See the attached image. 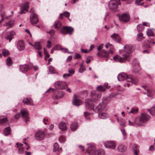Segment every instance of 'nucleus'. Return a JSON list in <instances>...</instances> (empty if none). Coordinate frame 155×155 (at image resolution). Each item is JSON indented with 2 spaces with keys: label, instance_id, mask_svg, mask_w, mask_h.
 Wrapping results in <instances>:
<instances>
[{
  "label": "nucleus",
  "instance_id": "obj_48",
  "mask_svg": "<svg viewBox=\"0 0 155 155\" xmlns=\"http://www.w3.org/2000/svg\"><path fill=\"white\" fill-rule=\"evenodd\" d=\"M144 28L141 24H139L137 27L138 31H140L143 30Z\"/></svg>",
  "mask_w": 155,
  "mask_h": 155
},
{
  "label": "nucleus",
  "instance_id": "obj_17",
  "mask_svg": "<svg viewBox=\"0 0 155 155\" xmlns=\"http://www.w3.org/2000/svg\"><path fill=\"white\" fill-rule=\"evenodd\" d=\"M45 137V134L42 131L39 130L38 131L35 135V138L36 140H41L43 139Z\"/></svg>",
  "mask_w": 155,
  "mask_h": 155
},
{
  "label": "nucleus",
  "instance_id": "obj_2",
  "mask_svg": "<svg viewBox=\"0 0 155 155\" xmlns=\"http://www.w3.org/2000/svg\"><path fill=\"white\" fill-rule=\"evenodd\" d=\"M150 118V116L147 114L142 113L135 119L134 123L137 126H143L149 120Z\"/></svg>",
  "mask_w": 155,
  "mask_h": 155
},
{
  "label": "nucleus",
  "instance_id": "obj_59",
  "mask_svg": "<svg viewBox=\"0 0 155 155\" xmlns=\"http://www.w3.org/2000/svg\"><path fill=\"white\" fill-rule=\"evenodd\" d=\"M47 33L50 34L51 36H53L54 34L55 31L52 30L49 31H47Z\"/></svg>",
  "mask_w": 155,
  "mask_h": 155
},
{
  "label": "nucleus",
  "instance_id": "obj_62",
  "mask_svg": "<svg viewBox=\"0 0 155 155\" xmlns=\"http://www.w3.org/2000/svg\"><path fill=\"white\" fill-rule=\"evenodd\" d=\"M72 59V56H69L67 58L66 61L67 62H69L71 61Z\"/></svg>",
  "mask_w": 155,
  "mask_h": 155
},
{
  "label": "nucleus",
  "instance_id": "obj_11",
  "mask_svg": "<svg viewBox=\"0 0 155 155\" xmlns=\"http://www.w3.org/2000/svg\"><path fill=\"white\" fill-rule=\"evenodd\" d=\"M39 21L38 15L35 13H32L30 16V21L31 24L34 25L37 24Z\"/></svg>",
  "mask_w": 155,
  "mask_h": 155
},
{
  "label": "nucleus",
  "instance_id": "obj_28",
  "mask_svg": "<svg viewBox=\"0 0 155 155\" xmlns=\"http://www.w3.org/2000/svg\"><path fill=\"white\" fill-rule=\"evenodd\" d=\"M108 117V114L105 113H101L98 114V117L101 119H105Z\"/></svg>",
  "mask_w": 155,
  "mask_h": 155
},
{
  "label": "nucleus",
  "instance_id": "obj_33",
  "mask_svg": "<svg viewBox=\"0 0 155 155\" xmlns=\"http://www.w3.org/2000/svg\"><path fill=\"white\" fill-rule=\"evenodd\" d=\"M138 109L137 108H132L131 109L129 112L128 111V113L130 114H134L137 113L138 112Z\"/></svg>",
  "mask_w": 155,
  "mask_h": 155
},
{
  "label": "nucleus",
  "instance_id": "obj_60",
  "mask_svg": "<svg viewBox=\"0 0 155 155\" xmlns=\"http://www.w3.org/2000/svg\"><path fill=\"white\" fill-rule=\"evenodd\" d=\"M51 41H47V47L48 48H50L51 47Z\"/></svg>",
  "mask_w": 155,
  "mask_h": 155
},
{
  "label": "nucleus",
  "instance_id": "obj_37",
  "mask_svg": "<svg viewBox=\"0 0 155 155\" xmlns=\"http://www.w3.org/2000/svg\"><path fill=\"white\" fill-rule=\"evenodd\" d=\"M54 27L56 29H58L61 26V24L59 21H57L55 22L54 24Z\"/></svg>",
  "mask_w": 155,
  "mask_h": 155
},
{
  "label": "nucleus",
  "instance_id": "obj_22",
  "mask_svg": "<svg viewBox=\"0 0 155 155\" xmlns=\"http://www.w3.org/2000/svg\"><path fill=\"white\" fill-rule=\"evenodd\" d=\"M118 151L120 152H124L127 150L126 147L123 144L119 145L117 147Z\"/></svg>",
  "mask_w": 155,
  "mask_h": 155
},
{
  "label": "nucleus",
  "instance_id": "obj_40",
  "mask_svg": "<svg viewBox=\"0 0 155 155\" xmlns=\"http://www.w3.org/2000/svg\"><path fill=\"white\" fill-rule=\"evenodd\" d=\"M62 15H64L67 18H69L70 15V13L67 11H65L64 13H61L60 14V18H62Z\"/></svg>",
  "mask_w": 155,
  "mask_h": 155
},
{
  "label": "nucleus",
  "instance_id": "obj_64",
  "mask_svg": "<svg viewBox=\"0 0 155 155\" xmlns=\"http://www.w3.org/2000/svg\"><path fill=\"white\" fill-rule=\"evenodd\" d=\"M71 74H70L69 73L68 74H64L63 75V77L64 78H66L67 77L71 76Z\"/></svg>",
  "mask_w": 155,
  "mask_h": 155
},
{
  "label": "nucleus",
  "instance_id": "obj_12",
  "mask_svg": "<svg viewBox=\"0 0 155 155\" xmlns=\"http://www.w3.org/2000/svg\"><path fill=\"white\" fill-rule=\"evenodd\" d=\"M29 2H25L22 4L21 5L20 11L19 12L21 14L25 13L28 11V8L29 7Z\"/></svg>",
  "mask_w": 155,
  "mask_h": 155
},
{
  "label": "nucleus",
  "instance_id": "obj_25",
  "mask_svg": "<svg viewBox=\"0 0 155 155\" xmlns=\"http://www.w3.org/2000/svg\"><path fill=\"white\" fill-rule=\"evenodd\" d=\"M59 129L62 131H64L67 130L66 125L64 122H61L59 125Z\"/></svg>",
  "mask_w": 155,
  "mask_h": 155
},
{
  "label": "nucleus",
  "instance_id": "obj_14",
  "mask_svg": "<svg viewBox=\"0 0 155 155\" xmlns=\"http://www.w3.org/2000/svg\"><path fill=\"white\" fill-rule=\"evenodd\" d=\"M118 16L120 20L124 22H128L130 20V16L128 14L124 13L121 15H118Z\"/></svg>",
  "mask_w": 155,
  "mask_h": 155
},
{
  "label": "nucleus",
  "instance_id": "obj_21",
  "mask_svg": "<svg viewBox=\"0 0 155 155\" xmlns=\"http://www.w3.org/2000/svg\"><path fill=\"white\" fill-rule=\"evenodd\" d=\"M25 104L30 105H33V101L31 98H25L23 100Z\"/></svg>",
  "mask_w": 155,
  "mask_h": 155
},
{
  "label": "nucleus",
  "instance_id": "obj_55",
  "mask_svg": "<svg viewBox=\"0 0 155 155\" xmlns=\"http://www.w3.org/2000/svg\"><path fill=\"white\" fill-rule=\"evenodd\" d=\"M90 114L88 113L87 112H84V117H85V118H86V119H87V120L88 119L89 120H90L89 118H87V117Z\"/></svg>",
  "mask_w": 155,
  "mask_h": 155
},
{
  "label": "nucleus",
  "instance_id": "obj_8",
  "mask_svg": "<svg viewBox=\"0 0 155 155\" xmlns=\"http://www.w3.org/2000/svg\"><path fill=\"white\" fill-rule=\"evenodd\" d=\"M67 86V84L65 82L58 81H57L54 84V87L57 89H62Z\"/></svg>",
  "mask_w": 155,
  "mask_h": 155
},
{
  "label": "nucleus",
  "instance_id": "obj_38",
  "mask_svg": "<svg viewBox=\"0 0 155 155\" xmlns=\"http://www.w3.org/2000/svg\"><path fill=\"white\" fill-rule=\"evenodd\" d=\"M147 35L149 36H154V34L153 31L151 29H148L146 31Z\"/></svg>",
  "mask_w": 155,
  "mask_h": 155
},
{
  "label": "nucleus",
  "instance_id": "obj_61",
  "mask_svg": "<svg viewBox=\"0 0 155 155\" xmlns=\"http://www.w3.org/2000/svg\"><path fill=\"white\" fill-rule=\"evenodd\" d=\"M120 130L124 136H126L127 135V133L125 131L124 129H121Z\"/></svg>",
  "mask_w": 155,
  "mask_h": 155
},
{
  "label": "nucleus",
  "instance_id": "obj_49",
  "mask_svg": "<svg viewBox=\"0 0 155 155\" xmlns=\"http://www.w3.org/2000/svg\"><path fill=\"white\" fill-rule=\"evenodd\" d=\"M65 137L63 136H61L59 138V140L61 142H64L65 141Z\"/></svg>",
  "mask_w": 155,
  "mask_h": 155
},
{
  "label": "nucleus",
  "instance_id": "obj_46",
  "mask_svg": "<svg viewBox=\"0 0 155 155\" xmlns=\"http://www.w3.org/2000/svg\"><path fill=\"white\" fill-rule=\"evenodd\" d=\"M49 71L52 74H55L56 73V71L54 68L51 66L49 67Z\"/></svg>",
  "mask_w": 155,
  "mask_h": 155
},
{
  "label": "nucleus",
  "instance_id": "obj_7",
  "mask_svg": "<svg viewBox=\"0 0 155 155\" xmlns=\"http://www.w3.org/2000/svg\"><path fill=\"white\" fill-rule=\"evenodd\" d=\"M33 67V65L31 63H29L28 64H23L20 65L19 68L21 72L25 73L29 69Z\"/></svg>",
  "mask_w": 155,
  "mask_h": 155
},
{
  "label": "nucleus",
  "instance_id": "obj_6",
  "mask_svg": "<svg viewBox=\"0 0 155 155\" xmlns=\"http://www.w3.org/2000/svg\"><path fill=\"white\" fill-rule=\"evenodd\" d=\"M118 4L121 5L120 0H111L109 3L108 6L111 10H114L117 8Z\"/></svg>",
  "mask_w": 155,
  "mask_h": 155
},
{
  "label": "nucleus",
  "instance_id": "obj_52",
  "mask_svg": "<svg viewBox=\"0 0 155 155\" xmlns=\"http://www.w3.org/2000/svg\"><path fill=\"white\" fill-rule=\"evenodd\" d=\"M109 52L111 54H113V52L112 51V50L113 48V46L111 44H110V46L109 47Z\"/></svg>",
  "mask_w": 155,
  "mask_h": 155
},
{
  "label": "nucleus",
  "instance_id": "obj_10",
  "mask_svg": "<svg viewBox=\"0 0 155 155\" xmlns=\"http://www.w3.org/2000/svg\"><path fill=\"white\" fill-rule=\"evenodd\" d=\"M105 147L107 148L114 149L115 148L116 144L115 142L112 141H106L104 143Z\"/></svg>",
  "mask_w": 155,
  "mask_h": 155
},
{
  "label": "nucleus",
  "instance_id": "obj_23",
  "mask_svg": "<svg viewBox=\"0 0 155 155\" xmlns=\"http://www.w3.org/2000/svg\"><path fill=\"white\" fill-rule=\"evenodd\" d=\"M74 98L72 101V104L76 106H79L82 104V102L80 100L78 99L74 95Z\"/></svg>",
  "mask_w": 155,
  "mask_h": 155
},
{
  "label": "nucleus",
  "instance_id": "obj_41",
  "mask_svg": "<svg viewBox=\"0 0 155 155\" xmlns=\"http://www.w3.org/2000/svg\"><path fill=\"white\" fill-rule=\"evenodd\" d=\"M59 148V146L57 143H55L54 145L53 151L54 152H56L58 150Z\"/></svg>",
  "mask_w": 155,
  "mask_h": 155
},
{
  "label": "nucleus",
  "instance_id": "obj_30",
  "mask_svg": "<svg viewBox=\"0 0 155 155\" xmlns=\"http://www.w3.org/2000/svg\"><path fill=\"white\" fill-rule=\"evenodd\" d=\"M34 47L35 49L38 50H40L42 48V46L39 42H35L34 45Z\"/></svg>",
  "mask_w": 155,
  "mask_h": 155
},
{
  "label": "nucleus",
  "instance_id": "obj_44",
  "mask_svg": "<svg viewBox=\"0 0 155 155\" xmlns=\"http://www.w3.org/2000/svg\"><path fill=\"white\" fill-rule=\"evenodd\" d=\"M138 64L139 63L137 60L136 59H134L132 63V65L133 67H136V68L137 67V66L138 65Z\"/></svg>",
  "mask_w": 155,
  "mask_h": 155
},
{
  "label": "nucleus",
  "instance_id": "obj_53",
  "mask_svg": "<svg viewBox=\"0 0 155 155\" xmlns=\"http://www.w3.org/2000/svg\"><path fill=\"white\" fill-rule=\"evenodd\" d=\"M7 121V118L5 117L4 118H0V124L4 123Z\"/></svg>",
  "mask_w": 155,
  "mask_h": 155
},
{
  "label": "nucleus",
  "instance_id": "obj_63",
  "mask_svg": "<svg viewBox=\"0 0 155 155\" xmlns=\"http://www.w3.org/2000/svg\"><path fill=\"white\" fill-rule=\"evenodd\" d=\"M104 46V44H101L98 47L97 50L99 51H101V50L103 47Z\"/></svg>",
  "mask_w": 155,
  "mask_h": 155
},
{
  "label": "nucleus",
  "instance_id": "obj_56",
  "mask_svg": "<svg viewBox=\"0 0 155 155\" xmlns=\"http://www.w3.org/2000/svg\"><path fill=\"white\" fill-rule=\"evenodd\" d=\"M81 57V55L79 54L75 53V56L74 57V59L80 58Z\"/></svg>",
  "mask_w": 155,
  "mask_h": 155
},
{
  "label": "nucleus",
  "instance_id": "obj_34",
  "mask_svg": "<svg viewBox=\"0 0 155 155\" xmlns=\"http://www.w3.org/2000/svg\"><path fill=\"white\" fill-rule=\"evenodd\" d=\"M150 114L152 116L155 115V106H153L150 109L148 110Z\"/></svg>",
  "mask_w": 155,
  "mask_h": 155
},
{
  "label": "nucleus",
  "instance_id": "obj_4",
  "mask_svg": "<svg viewBox=\"0 0 155 155\" xmlns=\"http://www.w3.org/2000/svg\"><path fill=\"white\" fill-rule=\"evenodd\" d=\"M86 153L89 155H104L105 153L103 149H100L96 150L95 147L92 146L88 147Z\"/></svg>",
  "mask_w": 155,
  "mask_h": 155
},
{
  "label": "nucleus",
  "instance_id": "obj_3",
  "mask_svg": "<svg viewBox=\"0 0 155 155\" xmlns=\"http://www.w3.org/2000/svg\"><path fill=\"white\" fill-rule=\"evenodd\" d=\"M117 79L119 81H122L126 80L127 81L130 82L135 85H137L138 82V79L131 75H127L124 73H122L118 74Z\"/></svg>",
  "mask_w": 155,
  "mask_h": 155
},
{
  "label": "nucleus",
  "instance_id": "obj_24",
  "mask_svg": "<svg viewBox=\"0 0 155 155\" xmlns=\"http://www.w3.org/2000/svg\"><path fill=\"white\" fill-rule=\"evenodd\" d=\"M16 145L17 147L18 148V152L19 153H23L24 150V148L22 147L23 144L22 143H16Z\"/></svg>",
  "mask_w": 155,
  "mask_h": 155
},
{
  "label": "nucleus",
  "instance_id": "obj_47",
  "mask_svg": "<svg viewBox=\"0 0 155 155\" xmlns=\"http://www.w3.org/2000/svg\"><path fill=\"white\" fill-rule=\"evenodd\" d=\"M14 23V21L13 20H10L9 22L6 23L5 25L8 26L10 27H11L13 26Z\"/></svg>",
  "mask_w": 155,
  "mask_h": 155
},
{
  "label": "nucleus",
  "instance_id": "obj_15",
  "mask_svg": "<svg viewBox=\"0 0 155 155\" xmlns=\"http://www.w3.org/2000/svg\"><path fill=\"white\" fill-rule=\"evenodd\" d=\"M124 51L125 52L127 53L125 54H130V53L133 51L135 49L134 47L131 45H126L124 47Z\"/></svg>",
  "mask_w": 155,
  "mask_h": 155
},
{
  "label": "nucleus",
  "instance_id": "obj_18",
  "mask_svg": "<svg viewBox=\"0 0 155 155\" xmlns=\"http://www.w3.org/2000/svg\"><path fill=\"white\" fill-rule=\"evenodd\" d=\"M21 113L22 118L24 119L25 122H26L29 120V117L28 116V112L27 110L23 109L21 110Z\"/></svg>",
  "mask_w": 155,
  "mask_h": 155
},
{
  "label": "nucleus",
  "instance_id": "obj_20",
  "mask_svg": "<svg viewBox=\"0 0 155 155\" xmlns=\"http://www.w3.org/2000/svg\"><path fill=\"white\" fill-rule=\"evenodd\" d=\"M17 48L19 51H23L25 49V45L23 41L21 40L18 41Z\"/></svg>",
  "mask_w": 155,
  "mask_h": 155
},
{
  "label": "nucleus",
  "instance_id": "obj_42",
  "mask_svg": "<svg viewBox=\"0 0 155 155\" xmlns=\"http://www.w3.org/2000/svg\"><path fill=\"white\" fill-rule=\"evenodd\" d=\"M7 64L8 66H10L12 64V59L10 57H8L7 59L6 60Z\"/></svg>",
  "mask_w": 155,
  "mask_h": 155
},
{
  "label": "nucleus",
  "instance_id": "obj_51",
  "mask_svg": "<svg viewBox=\"0 0 155 155\" xmlns=\"http://www.w3.org/2000/svg\"><path fill=\"white\" fill-rule=\"evenodd\" d=\"M68 71L69 73L71 74V76L74 74L75 72L74 69L71 68L68 69Z\"/></svg>",
  "mask_w": 155,
  "mask_h": 155
},
{
  "label": "nucleus",
  "instance_id": "obj_43",
  "mask_svg": "<svg viewBox=\"0 0 155 155\" xmlns=\"http://www.w3.org/2000/svg\"><path fill=\"white\" fill-rule=\"evenodd\" d=\"M2 53L3 56L6 57L8 55L10 54L9 51L6 49H3L2 51Z\"/></svg>",
  "mask_w": 155,
  "mask_h": 155
},
{
  "label": "nucleus",
  "instance_id": "obj_54",
  "mask_svg": "<svg viewBox=\"0 0 155 155\" xmlns=\"http://www.w3.org/2000/svg\"><path fill=\"white\" fill-rule=\"evenodd\" d=\"M54 48H55V50H61V46L59 45H55Z\"/></svg>",
  "mask_w": 155,
  "mask_h": 155
},
{
  "label": "nucleus",
  "instance_id": "obj_1",
  "mask_svg": "<svg viewBox=\"0 0 155 155\" xmlns=\"http://www.w3.org/2000/svg\"><path fill=\"white\" fill-rule=\"evenodd\" d=\"M101 96V94L97 91H93L91 92L90 95V99L88 98L85 100L86 106L87 109H92L94 111V105L93 102H97L100 100Z\"/></svg>",
  "mask_w": 155,
  "mask_h": 155
},
{
  "label": "nucleus",
  "instance_id": "obj_35",
  "mask_svg": "<svg viewBox=\"0 0 155 155\" xmlns=\"http://www.w3.org/2000/svg\"><path fill=\"white\" fill-rule=\"evenodd\" d=\"M117 120L120 126L122 127H124L125 126V121L124 119L121 118L120 119H118Z\"/></svg>",
  "mask_w": 155,
  "mask_h": 155
},
{
  "label": "nucleus",
  "instance_id": "obj_29",
  "mask_svg": "<svg viewBox=\"0 0 155 155\" xmlns=\"http://www.w3.org/2000/svg\"><path fill=\"white\" fill-rule=\"evenodd\" d=\"M110 101L109 97H103L102 99V102L101 103H102V104H103L106 106L107 104Z\"/></svg>",
  "mask_w": 155,
  "mask_h": 155
},
{
  "label": "nucleus",
  "instance_id": "obj_9",
  "mask_svg": "<svg viewBox=\"0 0 155 155\" xmlns=\"http://www.w3.org/2000/svg\"><path fill=\"white\" fill-rule=\"evenodd\" d=\"M74 31V28L71 27L63 26L60 29V32L62 34L68 33L70 35L72 34V32Z\"/></svg>",
  "mask_w": 155,
  "mask_h": 155
},
{
  "label": "nucleus",
  "instance_id": "obj_57",
  "mask_svg": "<svg viewBox=\"0 0 155 155\" xmlns=\"http://www.w3.org/2000/svg\"><path fill=\"white\" fill-rule=\"evenodd\" d=\"M81 51L82 53H87L89 52H90V51L87 49H84L82 48L81 49Z\"/></svg>",
  "mask_w": 155,
  "mask_h": 155
},
{
  "label": "nucleus",
  "instance_id": "obj_58",
  "mask_svg": "<svg viewBox=\"0 0 155 155\" xmlns=\"http://www.w3.org/2000/svg\"><path fill=\"white\" fill-rule=\"evenodd\" d=\"M86 70V69L85 68H83V67L80 68L79 69V72L80 73H82L84 71H85Z\"/></svg>",
  "mask_w": 155,
  "mask_h": 155
},
{
  "label": "nucleus",
  "instance_id": "obj_45",
  "mask_svg": "<svg viewBox=\"0 0 155 155\" xmlns=\"http://www.w3.org/2000/svg\"><path fill=\"white\" fill-rule=\"evenodd\" d=\"M97 91H98L99 92L100 91H104L106 90L105 88L102 86H98L97 87Z\"/></svg>",
  "mask_w": 155,
  "mask_h": 155
},
{
  "label": "nucleus",
  "instance_id": "obj_19",
  "mask_svg": "<svg viewBox=\"0 0 155 155\" xmlns=\"http://www.w3.org/2000/svg\"><path fill=\"white\" fill-rule=\"evenodd\" d=\"M16 33L13 31L8 32L6 35L5 38L7 40H9V42L12 39V37L15 35Z\"/></svg>",
  "mask_w": 155,
  "mask_h": 155
},
{
  "label": "nucleus",
  "instance_id": "obj_13",
  "mask_svg": "<svg viewBox=\"0 0 155 155\" xmlns=\"http://www.w3.org/2000/svg\"><path fill=\"white\" fill-rule=\"evenodd\" d=\"M109 53L104 50H102L98 51L97 55L100 58L107 59L109 57Z\"/></svg>",
  "mask_w": 155,
  "mask_h": 155
},
{
  "label": "nucleus",
  "instance_id": "obj_50",
  "mask_svg": "<svg viewBox=\"0 0 155 155\" xmlns=\"http://www.w3.org/2000/svg\"><path fill=\"white\" fill-rule=\"evenodd\" d=\"M133 151L134 150H137L139 151V147L138 145L135 144L134 145L133 147Z\"/></svg>",
  "mask_w": 155,
  "mask_h": 155
},
{
  "label": "nucleus",
  "instance_id": "obj_31",
  "mask_svg": "<svg viewBox=\"0 0 155 155\" xmlns=\"http://www.w3.org/2000/svg\"><path fill=\"white\" fill-rule=\"evenodd\" d=\"M78 127V126L77 123H73L71 125V128L72 130L74 131L77 129Z\"/></svg>",
  "mask_w": 155,
  "mask_h": 155
},
{
  "label": "nucleus",
  "instance_id": "obj_16",
  "mask_svg": "<svg viewBox=\"0 0 155 155\" xmlns=\"http://www.w3.org/2000/svg\"><path fill=\"white\" fill-rule=\"evenodd\" d=\"M142 87L145 90L147 91V93H144V94H147V96L149 97H152L153 96L154 93L153 91L151 88H150L147 85H143Z\"/></svg>",
  "mask_w": 155,
  "mask_h": 155
},
{
  "label": "nucleus",
  "instance_id": "obj_26",
  "mask_svg": "<svg viewBox=\"0 0 155 155\" xmlns=\"http://www.w3.org/2000/svg\"><path fill=\"white\" fill-rule=\"evenodd\" d=\"M111 37L117 42H119L120 37L118 34L114 33L111 35Z\"/></svg>",
  "mask_w": 155,
  "mask_h": 155
},
{
  "label": "nucleus",
  "instance_id": "obj_39",
  "mask_svg": "<svg viewBox=\"0 0 155 155\" xmlns=\"http://www.w3.org/2000/svg\"><path fill=\"white\" fill-rule=\"evenodd\" d=\"M149 45H147L145 46V47L147 48H149L151 47V46L153 45V44H155V42L153 41V39H150V41H149Z\"/></svg>",
  "mask_w": 155,
  "mask_h": 155
},
{
  "label": "nucleus",
  "instance_id": "obj_27",
  "mask_svg": "<svg viewBox=\"0 0 155 155\" xmlns=\"http://www.w3.org/2000/svg\"><path fill=\"white\" fill-rule=\"evenodd\" d=\"M105 106L102 104V103H100L96 107L95 109L98 111L102 110L104 109Z\"/></svg>",
  "mask_w": 155,
  "mask_h": 155
},
{
  "label": "nucleus",
  "instance_id": "obj_5",
  "mask_svg": "<svg viewBox=\"0 0 155 155\" xmlns=\"http://www.w3.org/2000/svg\"><path fill=\"white\" fill-rule=\"evenodd\" d=\"M131 58V56L130 54H124L122 57L118 55H116L113 58V59L116 62L123 63L126 61H129Z\"/></svg>",
  "mask_w": 155,
  "mask_h": 155
},
{
  "label": "nucleus",
  "instance_id": "obj_32",
  "mask_svg": "<svg viewBox=\"0 0 155 155\" xmlns=\"http://www.w3.org/2000/svg\"><path fill=\"white\" fill-rule=\"evenodd\" d=\"M11 129L10 127H6L3 132L5 136H7L10 134Z\"/></svg>",
  "mask_w": 155,
  "mask_h": 155
},
{
  "label": "nucleus",
  "instance_id": "obj_36",
  "mask_svg": "<svg viewBox=\"0 0 155 155\" xmlns=\"http://www.w3.org/2000/svg\"><path fill=\"white\" fill-rule=\"evenodd\" d=\"M64 95V92L62 91H60L58 92V94L55 95V97L56 98H60L63 97Z\"/></svg>",
  "mask_w": 155,
  "mask_h": 155
}]
</instances>
